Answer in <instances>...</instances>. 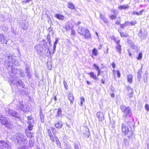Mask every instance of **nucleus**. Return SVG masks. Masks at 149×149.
<instances>
[{
	"label": "nucleus",
	"mask_w": 149,
	"mask_h": 149,
	"mask_svg": "<svg viewBox=\"0 0 149 149\" xmlns=\"http://www.w3.org/2000/svg\"><path fill=\"white\" fill-rule=\"evenodd\" d=\"M0 122L8 129H12L14 127L13 122L0 113Z\"/></svg>",
	"instance_id": "1"
},
{
	"label": "nucleus",
	"mask_w": 149,
	"mask_h": 149,
	"mask_svg": "<svg viewBox=\"0 0 149 149\" xmlns=\"http://www.w3.org/2000/svg\"><path fill=\"white\" fill-rule=\"evenodd\" d=\"M120 109L123 113V117L125 118V120L129 118L132 116V110L129 107H126L124 105H121L120 106Z\"/></svg>",
	"instance_id": "2"
},
{
	"label": "nucleus",
	"mask_w": 149,
	"mask_h": 149,
	"mask_svg": "<svg viewBox=\"0 0 149 149\" xmlns=\"http://www.w3.org/2000/svg\"><path fill=\"white\" fill-rule=\"evenodd\" d=\"M17 142L22 146H24L28 143L26 136L22 133H18L15 135Z\"/></svg>",
	"instance_id": "3"
},
{
	"label": "nucleus",
	"mask_w": 149,
	"mask_h": 149,
	"mask_svg": "<svg viewBox=\"0 0 149 149\" xmlns=\"http://www.w3.org/2000/svg\"><path fill=\"white\" fill-rule=\"evenodd\" d=\"M77 32L79 34L84 36L86 39L90 37V32L88 29L86 28L83 27H79Z\"/></svg>",
	"instance_id": "4"
},
{
	"label": "nucleus",
	"mask_w": 149,
	"mask_h": 149,
	"mask_svg": "<svg viewBox=\"0 0 149 149\" xmlns=\"http://www.w3.org/2000/svg\"><path fill=\"white\" fill-rule=\"evenodd\" d=\"M122 131L123 133L125 134H128L127 136L129 138H131L134 134L133 132L132 131H129L128 127L126 125L123 123L121 125Z\"/></svg>",
	"instance_id": "5"
},
{
	"label": "nucleus",
	"mask_w": 149,
	"mask_h": 149,
	"mask_svg": "<svg viewBox=\"0 0 149 149\" xmlns=\"http://www.w3.org/2000/svg\"><path fill=\"white\" fill-rule=\"evenodd\" d=\"M10 85H13L18 86H21L22 88H24V82L20 79L18 77H16L11 81Z\"/></svg>",
	"instance_id": "6"
},
{
	"label": "nucleus",
	"mask_w": 149,
	"mask_h": 149,
	"mask_svg": "<svg viewBox=\"0 0 149 149\" xmlns=\"http://www.w3.org/2000/svg\"><path fill=\"white\" fill-rule=\"evenodd\" d=\"M7 112L9 115L17 118H19L20 117L19 114L13 110L9 109Z\"/></svg>",
	"instance_id": "7"
},
{
	"label": "nucleus",
	"mask_w": 149,
	"mask_h": 149,
	"mask_svg": "<svg viewBox=\"0 0 149 149\" xmlns=\"http://www.w3.org/2000/svg\"><path fill=\"white\" fill-rule=\"evenodd\" d=\"M7 69L8 70V72L9 73H12L15 74L17 73V69L16 68H15L12 65H9Z\"/></svg>",
	"instance_id": "8"
},
{
	"label": "nucleus",
	"mask_w": 149,
	"mask_h": 149,
	"mask_svg": "<svg viewBox=\"0 0 149 149\" xmlns=\"http://www.w3.org/2000/svg\"><path fill=\"white\" fill-rule=\"evenodd\" d=\"M10 147L4 141H1L0 142V149H8Z\"/></svg>",
	"instance_id": "9"
},
{
	"label": "nucleus",
	"mask_w": 149,
	"mask_h": 149,
	"mask_svg": "<svg viewBox=\"0 0 149 149\" xmlns=\"http://www.w3.org/2000/svg\"><path fill=\"white\" fill-rule=\"evenodd\" d=\"M8 62L13 65H16V62H17L15 61L16 57L10 55L8 56Z\"/></svg>",
	"instance_id": "10"
},
{
	"label": "nucleus",
	"mask_w": 149,
	"mask_h": 149,
	"mask_svg": "<svg viewBox=\"0 0 149 149\" xmlns=\"http://www.w3.org/2000/svg\"><path fill=\"white\" fill-rule=\"evenodd\" d=\"M35 48L36 49L38 54L41 55L42 53V47L40 45H38L35 47Z\"/></svg>",
	"instance_id": "11"
},
{
	"label": "nucleus",
	"mask_w": 149,
	"mask_h": 149,
	"mask_svg": "<svg viewBox=\"0 0 149 149\" xmlns=\"http://www.w3.org/2000/svg\"><path fill=\"white\" fill-rule=\"evenodd\" d=\"M0 42L2 44H6L7 41L6 39L5 36L2 34H0Z\"/></svg>",
	"instance_id": "12"
},
{
	"label": "nucleus",
	"mask_w": 149,
	"mask_h": 149,
	"mask_svg": "<svg viewBox=\"0 0 149 149\" xmlns=\"http://www.w3.org/2000/svg\"><path fill=\"white\" fill-rule=\"evenodd\" d=\"M146 33L144 30H140L139 33V36L142 39H144L146 38Z\"/></svg>",
	"instance_id": "13"
},
{
	"label": "nucleus",
	"mask_w": 149,
	"mask_h": 149,
	"mask_svg": "<svg viewBox=\"0 0 149 149\" xmlns=\"http://www.w3.org/2000/svg\"><path fill=\"white\" fill-rule=\"evenodd\" d=\"M19 104L17 105V109L19 111H24V106L22 102H19Z\"/></svg>",
	"instance_id": "14"
},
{
	"label": "nucleus",
	"mask_w": 149,
	"mask_h": 149,
	"mask_svg": "<svg viewBox=\"0 0 149 149\" xmlns=\"http://www.w3.org/2000/svg\"><path fill=\"white\" fill-rule=\"evenodd\" d=\"M97 116L99 121H102L104 119L103 113L101 112H98L97 113Z\"/></svg>",
	"instance_id": "15"
},
{
	"label": "nucleus",
	"mask_w": 149,
	"mask_h": 149,
	"mask_svg": "<svg viewBox=\"0 0 149 149\" xmlns=\"http://www.w3.org/2000/svg\"><path fill=\"white\" fill-rule=\"evenodd\" d=\"M28 120H27V123H28L34 124V119L33 117L31 116H29L27 117Z\"/></svg>",
	"instance_id": "16"
},
{
	"label": "nucleus",
	"mask_w": 149,
	"mask_h": 149,
	"mask_svg": "<svg viewBox=\"0 0 149 149\" xmlns=\"http://www.w3.org/2000/svg\"><path fill=\"white\" fill-rule=\"evenodd\" d=\"M25 132L28 138H31L34 136L33 133H31L29 130H26Z\"/></svg>",
	"instance_id": "17"
},
{
	"label": "nucleus",
	"mask_w": 149,
	"mask_h": 149,
	"mask_svg": "<svg viewBox=\"0 0 149 149\" xmlns=\"http://www.w3.org/2000/svg\"><path fill=\"white\" fill-rule=\"evenodd\" d=\"M55 16L56 18L60 20H63L64 19V16L60 14L56 13L55 14Z\"/></svg>",
	"instance_id": "18"
},
{
	"label": "nucleus",
	"mask_w": 149,
	"mask_h": 149,
	"mask_svg": "<svg viewBox=\"0 0 149 149\" xmlns=\"http://www.w3.org/2000/svg\"><path fill=\"white\" fill-rule=\"evenodd\" d=\"M88 74L90 75V77L93 78L94 80H97L98 78H97L96 75L93 72H91L90 73H88Z\"/></svg>",
	"instance_id": "19"
},
{
	"label": "nucleus",
	"mask_w": 149,
	"mask_h": 149,
	"mask_svg": "<svg viewBox=\"0 0 149 149\" xmlns=\"http://www.w3.org/2000/svg\"><path fill=\"white\" fill-rule=\"evenodd\" d=\"M116 52L119 53L120 54L121 53V45L120 44H116Z\"/></svg>",
	"instance_id": "20"
},
{
	"label": "nucleus",
	"mask_w": 149,
	"mask_h": 149,
	"mask_svg": "<svg viewBox=\"0 0 149 149\" xmlns=\"http://www.w3.org/2000/svg\"><path fill=\"white\" fill-rule=\"evenodd\" d=\"M68 99L70 101L71 103H72L74 101V97L72 94L70 93L68 94Z\"/></svg>",
	"instance_id": "21"
},
{
	"label": "nucleus",
	"mask_w": 149,
	"mask_h": 149,
	"mask_svg": "<svg viewBox=\"0 0 149 149\" xmlns=\"http://www.w3.org/2000/svg\"><path fill=\"white\" fill-rule=\"evenodd\" d=\"M129 7L127 5L125 4L123 5H120L118 7V8L120 10L124 9L125 10L127 9Z\"/></svg>",
	"instance_id": "22"
},
{
	"label": "nucleus",
	"mask_w": 149,
	"mask_h": 149,
	"mask_svg": "<svg viewBox=\"0 0 149 149\" xmlns=\"http://www.w3.org/2000/svg\"><path fill=\"white\" fill-rule=\"evenodd\" d=\"M133 76L132 75L129 74L127 75V80L129 83L132 84V82Z\"/></svg>",
	"instance_id": "23"
},
{
	"label": "nucleus",
	"mask_w": 149,
	"mask_h": 149,
	"mask_svg": "<svg viewBox=\"0 0 149 149\" xmlns=\"http://www.w3.org/2000/svg\"><path fill=\"white\" fill-rule=\"evenodd\" d=\"M100 18L106 23H108V19L105 17L102 14H100Z\"/></svg>",
	"instance_id": "24"
},
{
	"label": "nucleus",
	"mask_w": 149,
	"mask_h": 149,
	"mask_svg": "<svg viewBox=\"0 0 149 149\" xmlns=\"http://www.w3.org/2000/svg\"><path fill=\"white\" fill-rule=\"evenodd\" d=\"M40 116L41 122L42 123H44L45 122L44 119V116L43 114L42 113L41 110L40 111Z\"/></svg>",
	"instance_id": "25"
},
{
	"label": "nucleus",
	"mask_w": 149,
	"mask_h": 149,
	"mask_svg": "<svg viewBox=\"0 0 149 149\" xmlns=\"http://www.w3.org/2000/svg\"><path fill=\"white\" fill-rule=\"evenodd\" d=\"M142 71L141 69L139 70L137 72V79L139 81H140L141 77Z\"/></svg>",
	"instance_id": "26"
},
{
	"label": "nucleus",
	"mask_w": 149,
	"mask_h": 149,
	"mask_svg": "<svg viewBox=\"0 0 149 149\" xmlns=\"http://www.w3.org/2000/svg\"><path fill=\"white\" fill-rule=\"evenodd\" d=\"M63 126L62 124L61 123H58L55 124V126L58 129L61 128Z\"/></svg>",
	"instance_id": "27"
},
{
	"label": "nucleus",
	"mask_w": 149,
	"mask_h": 149,
	"mask_svg": "<svg viewBox=\"0 0 149 149\" xmlns=\"http://www.w3.org/2000/svg\"><path fill=\"white\" fill-rule=\"evenodd\" d=\"M68 7L69 8L71 9H74L75 8L74 5L72 3L70 2L68 3Z\"/></svg>",
	"instance_id": "28"
},
{
	"label": "nucleus",
	"mask_w": 149,
	"mask_h": 149,
	"mask_svg": "<svg viewBox=\"0 0 149 149\" xmlns=\"http://www.w3.org/2000/svg\"><path fill=\"white\" fill-rule=\"evenodd\" d=\"M29 25L28 23H25L23 26H22V28L23 29L26 30L29 27Z\"/></svg>",
	"instance_id": "29"
},
{
	"label": "nucleus",
	"mask_w": 149,
	"mask_h": 149,
	"mask_svg": "<svg viewBox=\"0 0 149 149\" xmlns=\"http://www.w3.org/2000/svg\"><path fill=\"white\" fill-rule=\"evenodd\" d=\"M61 109L59 108L58 109L57 111L56 116L57 117H60L61 116Z\"/></svg>",
	"instance_id": "30"
},
{
	"label": "nucleus",
	"mask_w": 149,
	"mask_h": 149,
	"mask_svg": "<svg viewBox=\"0 0 149 149\" xmlns=\"http://www.w3.org/2000/svg\"><path fill=\"white\" fill-rule=\"evenodd\" d=\"M93 54L95 56H96L97 55L98 51L95 48H94L92 51Z\"/></svg>",
	"instance_id": "31"
},
{
	"label": "nucleus",
	"mask_w": 149,
	"mask_h": 149,
	"mask_svg": "<svg viewBox=\"0 0 149 149\" xmlns=\"http://www.w3.org/2000/svg\"><path fill=\"white\" fill-rule=\"evenodd\" d=\"M33 124H34L29 123L28 128L29 131L31 130H33Z\"/></svg>",
	"instance_id": "32"
},
{
	"label": "nucleus",
	"mask_w": 149,
	"mask_h": 149,
	"mask_svg": "<svg viewBox=\"0 0 149 149\" xmlns=\"http://www.w3.org/2000/svg\"><path fill=\"white\" fill-rule=\"evenodd\" d=\"M129 22L127 21V22H125V23L124 24H120V27L122 29L124 28V27H125L127 26V25H129Z\"/></svg>",
	"instance_id": "33"
},
{
	"label": "nucleus",
	"mask_w": 149,
	"mask_h": 149,
	"mask_svg": "<svg viewBox=\"0 0 149 149\" xmlns=\"http://www.w3.org/2000/svg\"><path fill=\"white\" fill-rule=\"evenodd\" d=\"M129 22L128 25H130L132 26H134L137 23V21H133L130 22Z\"/></svg>",
	"instance_id": "34"
},
{
	"label": "nucleus",
	"mask_w": 149,
	"mask_h": 149,
	"mask_svg": "<svg viewBox=\"0 0 149 149\" xmlns=\"http://www.w3.org/2000/svg\"><path fill=\"white\" fill-rule=\"evenodd\" d=\"M115 42L116 43V44H120V40L118 38L113 37V39Z\"/></svg>",
	"instance_id": "35"
},
{
	"label": "nucleus",
	"mask_w": 149,
	"mask_h": 149,
	"mask_svg": "<svg viewBox=\"0 0 149 149\" xmlns=\"http://www.w3.org/2000/svg\"><path fill=\"white\" fill-rule=\"evenodd\" d=\"M34 142L33 141L30 140L29 142V146L30 147H32L34 145Z\"/></svg>",
	"instance_id": "36"
},
{
	"label": "nucleus",
	"mask_w": 149,
	"mask_h": 149,
	"mask_svg": "<svg viewBox=\"0 0 149 149\" xmlns=\"http://www.w3.org/2000/svg\"><path fill=\"white\" fill-rule=\"evenodd\" d=\"M142 57V55L141 53H140L138 55V57H137V58L138 60H139L141 59Z\"/></svg>",
	"instance_id": "37"
},
{
	"label": "nucleus",
	"mask_w": 149,
	"mask_h": 149,
	"mask_svg": "<svg viewBox=\"0 0 149 149\" xmlns=\"http://www.w3.org/2000/svg\"><path fill=\"white\" fill-rule=\"evenodd\" d=\"M116 17H117V16L116 15H112L109 17L110 19H111L112 20L113 19H115L116 18Z\"/></svg>",
	"instance_id": "38"
},
{
	"label": "nucleus",
	"mask_w": 149,
	"mask_h": 149,
	"mask_svg": "<svg viewBox=\"0 0 149 149\" xmlns=\"http://www.w3.org/2000/svg\"><path fill=\"white\" fill-rule=\"evenodd\" d=\"M85 101V99L83 97H81V102L80 104L81 105H82L83 103Z\"/></svg>",
	"instance_id": "39"
},
{
	"label": "nucleus",
	"mask_w": 149,
	"mask_h": 149,
	"mask_svg": "<svg viewBox=\"0 0 149 149\" xmlns=\"http://www.w3.org/2000/svg\"><path fill=\"white\" fill-rule=\"evenodd\" d=\"M63 84L65 88L67 90L68 88V86L67 84V83L66 81H64L63 82Z\"/></svg>",
	"instance_id": "40"
},
{
	"label": "nucleus",
	"mask_w": 149,
	"mask_h": 149,
	"mask_svg": "<svg viewBox=\"0 0 149 149\" xmlns=\"http://www.w3.org/2000/svg\"><path fill=\"white\" fill-rule=\"evenodd\" d=\"M93 66L95 68L96 70L97 71L100 70V69L99 68L98 66L97 65L95 64H93Z\"/></svg>",
	"instance_id": "41"
},
{
	"label": "nucleus",
	"mask_w": 149,
	"mask_h": 149,
	"mask_svg": "<svg viewBox=\"0 0 149 149\" xmlns=\"http://www.w3.org/2000/svg\"><path fill=\"white\" fill-rule=\"evenodd\" d=\"M120 35L122 37H127L128 35L126 34H125L124 33H121Z\"/></svg>",
	"instance_id": "42"
},
{
	"label": "nucleus",
	"mask_w": 149,
	"mask_h": 149,
	"mask_svg": "<svg viewBox=\"0 0 149 149\" xmlns=\"http://www.w3.org/2000/svg\"><path fill=\"white\" fill-rule=\"evenodd\" d=\"M74 146V149H79L78 143H75Z\"/></svg>",
	"instance_id": "43"
},
{
	"label": "nucleus",
	"mask_w": 149,
	"mask_h": 149,
	"mask_svg": "<svg viewBox=\"0 0 149 149\" xmlns=\"http://www.w3.org/2000/svg\"><path fill=\"white\" fill-rule=\"evenodd\" d=\"M130 90L131 91V93L130 94V98H131V97H132V96H133V95L132 94V93H133V91H132V89L130 88H129L128 89V90Z\"/></svg>",
	"instance_id": "44"
},
{
	"label": "nucleus",
	"mask_w": 149,
	"mask_h": 149,
	"mask_svg": "<svg viewBox=\"0 0 149 149\" xmlns=\"http://www.w3.org/2000/svg\"><path fill=\"white\" fill-rule=\"evenodd\" d=\"M145 109L147 111H149V106L148 104H146L145 106Z\"/></svg>",
	"instance_id": "45"
},
{
	"label": "nucleus",
	"mask_w": 149,
	"mask_h": 149,
	"mask_svg": "<svg viewBox=\"0 0 149 149\" xmlns=\"http://www.w3.org/2000/svg\"><path fill=\"white\" fill-rule=\"evenodd\" d=\"M56 44H54V46H53V52H52L53 54H54V52L56 50Z\"/></svg>",
	"instance_id": "46"
},
{
	"label": "nucleus",
	"mask_w": 149,
	"mask_h": 149,
	"mask_svg": "<svg viewBox=\"0 0 149 149\" xmlns=\"http://www.w3.org/2000/svg\"><path fill=\"white\" fill-rule=\"evenodd\" d=\"M117 76L118 77H120V72L119 70H117Z\"/></svg>",
	"instance_id": "47"
},
{
	"label": "nucleus",
	"mask_w": 149,
	"mask_h": 149,
	"mask_svg": "<svg viewBox=\"0 0 149 149\" xmlns=\"http://www.w3.org/2000/svg\"><path fill=\"white\" fill-rule=\"evenodd\" d=\"M120 19L117 20L116 21L115 23L117 25H118V24H120Z\"/></svg>",
	"instance_id": "48"
},
{
	"label": "nucleus",
	"mask_w": 149,
	"mask_h": 149,
	"mask_svg": "<svg viewBox=\"0 0 149 149\" xmlns=\"http://www.w3.org/2000/svg\"><path fill=\"white\" fill-rule=\"evenodd\" d=\"M47 131L48 133V135L49 136L52 135V134L51 132V131L49 130H48Z\"/></svg>",
	"instance_id": "49"
},
{
	"label": "nucleus",
	"mask_w": 149,
	"mask_h": 149,
	"mask_svg": "<svg viewBox=\"0 0 149 149\" xmlns=\"http://www.w3.org/2000/svg\"><path fill=\"white\" fill-rule=\"evenodd\" d=\"M75 34V31L74 30H73L72 31L71 35L72 36H74Z\"/></svg>",
	"instance_id": "50"
},
{
	"label": "nucleus",
	"mask_w": 149,
	"mask_h": 149,
	"mask_svg": "<svg viewBox=\"0 0 149 149\" xmlns=\"http://www.w3.org/2000/svg\"><path fill=\"white\" fill-rule=\"evenodd\" d=\"M133 15H139V13L138 12H136V11H133Z\"/></svg>",
	"instance_id": "51"
},
{
	"label": "nucleus",
	"mask_w": 149,
	"mask_h": 149,
	"mask_svg": "<svg viewBox=\"0 0 149 149\" xmlns=\"http://www.w3.org/2000/svg\"><path fill=\"white\" fill-rule=\"evenodd\" d=\"M49 136L52 141H54V139L52 135L50 136Z\"/></svg>",
	"instance_id": "52"
},
{
	"label": "nucleus",
	"mask_w": 149,
	"mask_h": 149,
	"mask_svg": "<svg viewBox=\"0 0 149 149\" xmlns=\"http://www.w3.org/2000/svg\"><path fill=\"white\" fill-rule=\"evenodd\" d=\"M27 75L29 77L31 78L32 77V76L30 72H28V73H27Z\"/></svg>",
	"instance_id": "53"
},
{
	"label": "nucleus",
	"mask_w": 149,
	"mask_h": 149,
	"mask_svg": "<svg viewBox=\"0 0 149 149\" xmlns=\"http://www.w3.org/2000/svg\"><path fill=\"white\" fill-rule=\"evenodd\" d=\"M112 66L113 68H115L116 67V65L115 64V63L114 62H113L112 63Z\"/></svg>",
	"instance_id": "54"
},
{
	"label": "nucleus",
	"mask_w": 149,
	"mask_h": 149,
	"mask_svg": "<svg viewBox=\"0 0 149 149\" xmlns=\"http://www.w3.org/2000/svg\"><path fill=\"white\" fill-rule=\"evenodd\" d=\"M58 38H56V41L55 42H54V44H56L57 43H58Z\"/></svg>",
	"instance_id": "55"
},
{
	"label": "nucleus",
	"mask_w": 149,
	"mask_h": 149,
	"mask_svg": "<svg viewBox=\"0 0 149 149\" xmlns=\"http://www.w3.org/2000/svg\"><path fill=\"white\" fill-rule=\"evenodd\" d=\"M143 11H144L143 10H140L139 12V15H141Z\"/></svg>",
	"instance_id": "56"
},
{
	"label": "nucleus",
	"mask_w": 149,
	"mask_h": 149,
	"mask_svg": "<svg viewBox=\"0 0 149 149\" xmlns=\"http://www.w3.org/2000/svg\"><path fill=\"white\" fill-rule=\"evenodd\" d=\"M126 123L128 125H130L131 124V122L130 121H127Z\"/></svg>",
	"instance_id": "57"
},
{
	"label": "nucleus",
	"mask_w": 149,
	"mask_h": 149,
	"mask_svg": "<svg viewBox=\"0 0 149 149\" xmlns=\"http://www.w3.org/2000/svg\"><path fill=\"white\" fill-rule=\"evenodd\" d=\"M81 23V22H80L78 21L76 23V25L79 26Z\"/></svg>",
	"instance_id": "58"
},
{
	"label": "nucleus",
	"mask_w": 149,
	"mask_h": 149,
	"mask_svg": "<svg viewBox=\"0 0 149 149\" xmlns=\"http://www.w3.org/2000/svg\"><path fill=\"white\" fill-rule=\"evenodd\" d=\"M97 72H98V73H97V75L98 76H99V75H100V70L98 71H97Z\"/></svg>",
	"instance_id": "59"
},
{
	"label": "nucleus",
	"mask_w": 149,
	"mask_h": 149,
	"mask_svg": "<svg viewBox=\"0 0 149 149\" xmlns=\"http://www.w3.org/2000/svg\"><path fill=\"white\" fill-rule=\"evenodd\" d=\"M70 26H67L65 27V29L66 30H68L69 29Z\"/></svg>",
	"instance_id": "60"
},
{
	"label": "nucleus",
	"mask_w": 149,
	"mask_h": 149,
	"mask_svg": "<svg viewBox=\"0 0 149 149\" xmlns=\"http://www.w3.org/2000/svg\"><path fill=\"white\" fill-rule=\"evenodd\" d=\"M48 41L49 42V44L50 45H52L51 44V40L50 39V38H49V39H48Z\"/></svg>",
	"instance_id": "61"
},
{
	"label": "nucleus",
	"mask_w": 149,
	"mask_h": 149,
	"mask_svg": "<svg viewBox=\"0 0 149 149\" xmlns=\"http://www.w3.org/2000/svg\"><path fill=\"white\" fill-rule=\"evenodd\" d=\"M111 96L112 97H115V95L113 93L111 94Z\"/></svg>",
	"instance_id": "62"
},
{
	"label": "nucleus",
	"mask_w": 149,
	"mask_h": 149,
	"mask_svg": "<svg viewBox=\"0 0 149 149\" xmlns=\"http://www.w3.org/2000/svg\"><path fill=\"white\" fill-rule=\"evenodd\" d=\"M101 81L102 84H104V81L103 79H102L101 80Z\"/></svg>",
	"instance_id": "63"
},
{
	"label": "nucleus",
	"mask_w": 149,
	"mask_h": 149,
	"mask_svg": "<svg viewBox=\"0 0 149 149\" xmlns=\"http://www.w3.org/2000/svg\"><path fill=\"white\" fill-rule=\"evenodd\" d=\"M69 146H66V148H64V149H69Z\"/></svg>",
	"instance_id": "64"
}]
</instances>
